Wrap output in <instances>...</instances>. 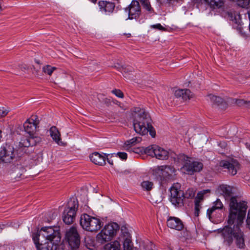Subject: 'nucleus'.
Listing matches in <instances>:
<instances>
[{
    "mask_svg": "<svg viewBox=\"0 0 250 250\" xmlns=\"http://www.w3.org/2000/svg\"><path fill=\"white\" fill-rule=\"evenodd\" d=\"M220 189L226 199L230 198L228 223L229 225H234L232 228L226 226L223 228L221 230L222 235L229 244H231L234 238L237 247L243 248L245 246L244 234L240 227L246 216L247 202L236 197H232V188L230 186L223 185L220 186Z\"/></svg>",
    "mask_w": 250,
    "mask_h": 250,
    "instance_id": "1",
    "label": "nucleus"
},
{
    "mask_svg": "<svg viewBox=\"0 0 250 250\" xmlns=\"http://www.w3.org/2000/svg\"><path fill=\"white\" fill-rule=\"evenodd\" d=\"M37 250H57L61 237L58 227H44L32 235Z\"/></svg>",
    "mask_w": 250,
    "mask_h": 250,
    "instance_id": "2",
    "label": "nucleus"
},
{
    "mask_svg": "<svg viewBox=\"0 0 250 250\" xmlns=\"http://www.w3.org/2000/svg\"><path fill=\"white\" fill-rule=\"evenodd\" d=\"M133 126L137 134L143 136L147 134L154 138L156 131L152 125V120L148 112L140 107L134 108L132 113Z\"/></svg>",
    "mask_w": 250,
    "mask_h": 250,
    "instance_id": "3",
    "label": "nucleus"
},
{
    "mask_svg": "<svg viewBox=\"0 0 250 250\" xmlns=\"http://www.w3.org/2000/svg\"><path fill=\"white\" fill-rule=\"evenodd\" d=\"M119 229V225L116 223H109L105 225L96 237L98 243L104 244L111 241L116 235Z\"/></svg>",
    "mask_w": 250,
    "mask_h": 250,
    "instance_id": "4",
    "label": "nucleus"
},
{
    "mask_svg": "<svg viewBox=\"0 0 250 250\" xmlns=\"http://www.w3.org/2000/svg\"><path fill=\"white\" fill-rule=\"evenodd\" d=\"M78 206V201L76 198L72 197L69 199L62 214V220L65 224L70 225L73 223Z\"/></svg>",
    "mask_w": 250,
    "mask_h": 250,
    "instance_id": "5",
    "label": "nucleus"
},
{
    "mask_svg": "<svg viewBox=\"0 0 250 250\" xmlns=\"http://www.w3.org/2000/svg\"><path fill=\"white\" fill-rule=\"evenodd\" d=\"M80 225L86 231L96 232L100 229L103 223L100 219L84 213L81 216Z\"/></svg>",
    "mask_w": 250,
    "mask_h": 250,
    "instance_id": "6",
    "label": "nucleus"
},
{
    "mask_svg": "<svg viewBox=\"0 0 250 250\" xmlns=\"http://www.w3.org/2000/svg\"><path fill=\"white\" fill-rule=\"evenodd\" d=\"M0 157L2 163L14 162L19 157L18 150L13 146L6 144L0 148Z\"/></svg>",
    "mask_w": 250,
    "mask_h": 250,
    "instance_id": "7",
    "label": "nucleus"
},
{
    "mask_svg": "<svg viewBox=\"0 0 250 250\" xmlns=\"http://www.w3.org/2000/svg\"><path fill=\"white\" fill-rule=\"evenodd\" d=\"M179 183H174L170 189V201L176 207H181L184 204V192L181 189Z\"/></svg>",
    "mask_w": 250,
    "mask_h": 250,
    "instance_id": "8",
    "label": "nucleus"
},
{
    "mask_svg": "<svg viewBox=\"0 0 250 250\" xmlns=\"http://www.w3.org/2000/svg\"><path fill=\"white\" fill-rule=\"evenodd\" d=\"M203 165L202 163L197 161H192L190 158L186 157L185 159L184 164L181 167V171L186 174L192 175L194 172H200L203 168Z\"/></svg>",
    "mask_w": 250,
    "mask_h": 250,
    "instance_id": "9",
    "label": "nucleus"
},
{
    "mask_svg": "<svg viewBox=\"0 0 250 250\" xmlns=\"http://www.w3.org/2000/svg\"><path fill=\"white\" fill-rule=\"evenodd\" d=\"M144 153L151 157H155L159 160H166L168 159L169 155L167 150L155 145L146 147Z\"/></svg>",
    "mask_w": 250,
    "mask_h": 250,
    "instance_id": "10",
    "label": "nucleus"
},
{
    "mask_svg": "<svg viewBox=\"0 0 250 250\" xmlns=\"http://www.w3.org/2000/svg\"><path fill=\"white\" fill-rule=\"evenodd\" d=\"M40 121L37 115H32V146L39 145L42 142V135L40 133Z\"/></svg>",
    "mask_w": 250,
    "mask_h": 250,
    "instance_id": "11",
    "label": "nucleus"
},
{
    "mask_svg": "<svg viewBox=\"0 0 250 250\" xmlns=\"http://www.w3.org/2000/svg\"><path fill=\"white\" fill-rule=\"evenodd\" d=\"M65 238L72 249L79 247L80 238L76 228L72 227L66 232Z\"/></svg>",
    "mask_w": 250,
    "mask_h": 250,
    "instance_id": "12",
    "label": "nucleus"
},
{
    "mask_svg": "<svg viewBox=\"0 0 250 250\" xmlns=\"http://www.w3.org/2000/svg\"><path fill=\"white\" fill-rule=\"evenodd\" d=\"M221 167L228 169V172L231 175L236 174L240 168V164L238 162L234 159L229 160H222L219 163Z\"/></svg>",
    "mask_w": 250,
    "mask_h": 250,
    "instance_id": "13",
    "label": "nucleus"
},
{
    "mask_svg": "<svg viewBox=\"0 0 250 250\" xmlns=\"http://www.w3.org/2000/svg\"><path fill=\"white\" fill-rule=\"evenodd\" d=\"M125 11L128 12L129 19H138L141 14L139 2L137 0H132Z\"/></svg>",
    "mask_w": 250,
    "mask_h": 250,
    "instance_id": "14",
    "label": "nucleus"
},
{
    "mask_svg": "<svg viewBox=\"0 0 250 250\" xmlns=\"http://www.w3.org/2000/svg\"><path fill=\"white\" fill-rule=\"evenodd\" d=\"M175 172V168L170 166H162L158 168V173L163 180L172 179Z\"/></svg>",
    "mask_w": 250,
    "mask_h": 250,
    "instance_id": "15",
    "label": "nucleus"
},
{
    "mask_svg": "<svg viewBox=\"0 0 250 250\" xmlns=\"http://www.w3.org/2000/svg\"><path fill=\"white\" fill-rule=\"evenodd\" d=\"M211 11L222 9L224 7L225 0H201Z\"/></svg>",
    "mask_w": 250,
    "mask_h": 250,
    "instance_id": "16",
    "label": "nucleus"
},
{
    "mask_svg": "<svg viewBox=\"0 0 250 250\" xmlns=\"http://www.w3.org/2000/svg\"><path fill=\"white\" fill-rule=\"evenodd\" d=\"M167 226L168 228L177 230H181L184 228L182 221L175 217H169L167 220Z\"/></svg>",
    "mask_w": 250,
    "mask_h": 250,
    "instance_id": "17",
    "label": "nucleus"
},
{
    "mask_svg": "<svg viewBox=\"0 0 250 250\" xmlns=\"http://www.w3.org/2000/svg\"><path fill=\"white\" fill-rule=\"evenodd\" d=\"M100 11L106 14L112 13L115 8V3L106 0L99 1Z\"/></svg>",
    "mask_w": 250,
    "mask_h": 250,
    "instance_id": "18",
    "label": "nucleus"
},
{
    "mask_svg": "<svg viewBox=\"0 0 250 250\" xmlns=\"http://www.w3.org/2000/svg\"><path fill=\"white\" fill-rule=\"evenodd\" d=\"M50 135L52 139L59 146H64L65 143L61 141V133L57 128L53 126L49 129Z\"/></svg>",
    "mask_w": 250,
    "mask_h": 250,
    "instance_id": "19",
    "label": "nucleus"
},
{
    "mask_svg": "<svg viewBox=\"0 0 250 250\" xmlns=\"http://www.w3.org/2000/svg\"><path fill=\"white\" fill-rule=\"evenodd\" d=\"M174 94L175 97L177 98L181 97L185 101L190 100L194 96L193 94L188 89L176 90Z\"/></svg>",
    "mask_w": 250,
    "mask_h": 250,
    "instance_id": "20",
    "label": "nucleus"
},
{
    "mask_svg": "<svg viewBox=\"0 0 250 250\" xmlns=\"http://www.w3.org/2000/svg\"><path fill=\"white\" fill-rule=\"evenodd\" d=\"M105 154L102 155L96 152L91 154L89 157L91 161L95 164L103 166L105 164Z\"/></svg>",
    "mask_w": 250,
    "mask_h": 250,
    "instance_id": "21",
    "label": "nucleus"
},
{
    "mask_svg": "<svg viewBox=\"0 0 250 250\" xmlns=\"http://www.w3.org/2000/svg\"><path fill=\"white\" fill-rule=\"evenodd\" d=\"M183 0H157V2L162 6H165L170 9H173Z\"/></svg>",
    "mask_w": 250,
    "mask_h": 250,
    "instance_id": "22",
    "label": "nucleus"
},
{
    "mask_svg": "<svg viewBox=\"0 0 250 250\" xmlns=\"http://www.w3.org/2000/svg\"><path fill=\"white\" fill-rule=\"evenodd\" d=\"M210 101L214 105L217 106H224L226 105V103L224 100L220 97L209 94L208 96Z\"/></svg>",
    "mask_w": 250,
    "mask_h": 250,
    "instance_id": "23",
    "label": "nucleus"
},
{
    "mask_svg": "<svg viewBox=\"0 0 250 250\" xmlns=\"http://www.w3.org/2000/svg\"><path fill=\"white\" fill-rule=\"evenodd\" d=\"M223 207V204L220 200L217 199L213 203V206L207 210V215L210 219L211 217V214L216 209H222Z\"/></svg>",
    "mask_w": 250,
    "mask_h": 250,
    "instance_id": "24",
    "label": "nucleus"
},
{
    "mask_svg": "<svg viewBox=\"0 0 250 250\" xmlns=\"http://www.w3.org/2000/svg\"><path fill=\"white\" fill-rule=\"evenodd\" d=\"M104 250H121L120 243L117 240L107 243L104 246Z\"/></svg>",
    "mask_w": 250,
    "mask_h": 250,
    "instance_id": "25",
    "label": "nucleus"
},
{
    "mask_svg": "<svg viewBox=\"0 0 250 250\" xmlns=\"http://www.w3.org/2000/svg\"><path fill=\"white\" fill-rule=\"evenodd\" d=\"M31 136L24 135L20 142V146L21 147H29L30 146V138Z\"/></svg>",
    "mask_w": 250,
    "mask_h": 250,
    "instance_id": "26",
    "label": "nucleus"
},
{
    "mask_svg": "<svg viewBox=\"0 0 250 250\" xmlns=\"http://www.w3.org/2000/svg\"><path fill=\"white\" fill-rule=\"evenodd\" d=\"M123 246L124 250H132L133 245L131 237L128 234L127 237L124 239Z\"/></svg>",
    "mask_w": 250,
    "mask_h": 250,
    "instance_id": "27",
    "label": "nucleus"
},
{
    "mask_svg": "<svg viewBox=\"0 0 250 250\" xmlns=\"http://www.w3.org/2000/svg\"><path fill=\"white\" fill-rule=\"evenodd\" d=\"M23 127L25 134L31 136V123L30 122V119H28L23 124Z\"/></svg>",
    "mask_w": 250,
    "mask_h": 250,
    "instance_id": "28",
    "label": "nucleus"
},
{
    "mask_svg": "<svg viewBox=\"0 0 250 250\" xmlns=\"http://www.w3.org/2000/svg\"><path fill=\"white\" fill-rule=\"evenodd\" d=\"M142 141V138L136 137L125 142V145L126 146H134Z\"/></svg>",
    "mask_w": 250,
    "mask_h": 250,
    "instance_id": "29",
    "label": "nucleus"
},
{
    "mask_svg": "<svg viewBox=\"0 0 250 250\" xmlns=\"http://www.w3.org/2000/svg\"><path fill=\"white\" fill-rule=\"evenodd\" d=\"M236 3L240 7L248 9L250 5V0H237Z\"/></svg>",
    "mask_w": 250,
    "mask_h": 250,
    "instance_id": "30",
    "label": "nucleus"
},
{
    "mask_svg": "<svg viewBox=\"0 0 250 250\" xmlns=\"http://www.w3.org/2000/svg\"><path fill=\"white\" fill-rule=\"evenodd\" d=\"M153 186V183L148 181H145L141 183L142 187L147 191L150 190L152 188Z\"/></svg>",
    "mask_w": 250,
    "mask_h": 250,
    "instance_id": "31",
    "label": "nucleus"
},
{
    "mask_svg": "<svg viewBox=\"0 0 250 250\" xmlns=\"http://www.w3.org/2000/svg\"><path fill=\"white\" fill-rule=\"evenodd\" d=\"M56 69V68L55 67H52L49 65L44 66L42 68L43 72L50 76L51 75L53 72Z\"/></svg>",
    "mask_w": 250,
    "mask_h": 250,
    "instance_id": "32",
    "label": "nucleus"
},
{
    "mask_svg": "<svg viewBox=\"0 0 250 250\" xmlns=\"http://www.w3.org/2000/svg\"><path fill=\"white\" fill-rule=\"evenodd\" d=\"M141 2L143 6V7L149 12L153 11L152 8L151 7L150 3L148 0H141Z\"/></svg>",
    "mask_w": 250,
    "mask_h": 250,
    "instance_id": "33",
    "label": "nucleus"
},
{
    "mask_svg": "<svg viewBox=\"0 0 250 250\" xmlns=\"http://www.w3.org/2000/svg\"><path fill=\"white\" fill-rule=\"evenodd\" d=\"M195 196V191L193 189H188L184 193V199L186 198H192Z\"/></svg>",
    "mask_w": 250,
    "mask_h": 250,
    "instance_id": "34",
    "label": "nucleus"
},
{
    "mask_svg": "<svg viewBox=\"0 0 250 250\" xmlns=\"http://www.w3.org/2000/svg\"><path fill=\"white\" fill-rule=\"evenodd\" d=\"M210 192L209 189L203 190L198 192L196 196L195 200L200 201V202L203 199L204 195L208 192Z\"/></svg>",
    "mask_w": 250,
    "mask_h": 250,
    "instance_id": "35",
    "label": "nucleus"
},
{
    "mask_svg": "<svg viewBox=\"0 0 250 250\" xmlns=\"http://www.w3.org/2000/svg\"><path fill=\"white\" fill-rule=\"evenodd\" d=\"M233 100L235 103L239 106H243L250 103V101H248L244 99H234Z\"/></svg>",
    "mask_w": 250,
    "mask_h": 250,
    "instance_id": "36",
    "label": "nucleus"
},
{
    "mask_svg": "<svg viewBox=\"0 0 250 250\" xmlns=\"http://www.w3.org/2000/svg\"><path fill=\"white\" fill-rule=\"evenodd\" d=\"M200 201L195 200V215L196 216H199V210L200 208Z\"/></svg>",
    "mask_w": 250,
    "mask_h": 250,
    "instance_id": "37",
    "label": "nucleus"
},
{
    "mask_svg": "<svg viewBox=\"0 0 250 250\" xmlns=\"http://www.w3.org/2000/svg\"><path fill=\"white\" fill-rule=\"evenodd\" d=\"M112 93L119 98H123L124 97V93L120 89H113Z\"/></svg>",
    "mask_w": 250,
    "mask_h": 250,
    "instance_id": "38",
    "label": "nucleus"
},
{
    "mask_svg": "<svg viewBox=\"0 0 250 250\" xmlns=\"http://www.w3.org/2000/svg\"><path fill=\"white\" fill-rule=\"evenodd\" d=\"M132 68L131 67H125L123 66L122 67L121 72L125 75L127 74L128 73V74H130V73H132Z\"/></svg>",
    "mask_w": 250,
    "mask_h": 250,
    "instance_id": "39",
    "label": "nucleus"
},
{
    "mask_svg": "<svg viewBox=\"0 0 250 250\" xmlns=\"http://www.w3.org/2000/svg\"><path fill=\"white\" fill-rule=\"evenodd\" d=\"M118 156L119 158H120L122 160H126L127 159V154L125 152H118L115 156V158H116V156Z\"/></svg>",
    "mask_w": 250,
    "mask_h": 250,
    "instance_id": "40",
    "label": "nucleus"
},
{
    "mask_svg": "<svg viewBox=\"0 0 250 250\" xmlns=\"http://www.w3.org/2000/svg\"><path fill=\"white\" fill-rule=\"evenodd\" d=\"M8 112L9 110L5 109L4 107L0 108V117L5 116Z\"/></svg>",
    "mask_w": 250,
    "mask_h": 250,
    "instance_id": "41",
    "label": "nucleus"
},
{
    "mask_svg": "<svg viewBox=\"0 0 250 250\" xmlns=\"http://www.w3.org/2000/svg\"><path fill=\"white\" fill-rule=\"evenodd\" d=\"M151 27L153 28L157 29L159 30L164 31L166 30L165 28L161 25L160 23L152 25Z\"/></svg>",
    "mask_w": 250,
    "mask_h": 250,
    "instance_id": "42",
    "label": "nucleus"
},
{
    "mask_svg": "<svg viewBox=\"0 0 250 250\" xmlns=\"http://www.w3.org/2000/svg\"><path fill=\"white\" fill-rule=\"evenodd\" d=\"M246 222L247 227L250 229V210L248 212Z\"/></svg>",
    "mask_w": 250,
    "mask_h": 250,
    "instance_id": "43",
    "label": "nucleus"
},
{
    "mask_svg": "<svg viewBox=\"0 0 250 250\" xmlns=\"http://www.w3.org/2000/svg\"><path fill=\"white\" fill-rule=\"evenodd\" d=\"M108 156H109V154L108 155H106L105 158L106 157L107 162L110 165L112 166V165H113V160L112 158V157H115L114 156L113 154L112 155L110 156L109 157H108Z\"/></svg>",
    "mask_w": 250,
    "mask_h": 250,
    "instance_id": "44",
    "label": "nucleus"
},
{
    "mask_svg": "<svg viewBox=\"0 0 250 250\" xmlns=\"http://www.w3.org/2000/svg\"><path fill=\"white\" fill-rule=\"evenodd\" d=\"M132 149V151L133 152H134L135 153H142L143 152H144V150L145 149V148H133Z\"/></svg>",
    "mask_w": 250,
    "mask_h": 250,
    "instance_id": "45",
    "label": "nucleus"
},
{
    "mask_svg": "<svg viewBox=\"0 0 250 250\" xmlns=\"http://www.w3.org/2000/svg\"><path fill=\"white\" fill-rule=\"evenodd\" d=\"M112 67L119 69V70H120L121 72L122 67H123V66H121L120 64H119V63H117V65H115L114 66H113Z\"/></svg>",
    "mask_w": 250,
    "mask_h": 250,
    "instance_id": "46",
    "label": "nucleus"
},
{
    "mask_svg": "<svg viewBox=\"0 0 250 250\" xmlns=\"http://www.w3.org/2000/svg\"><path fill=\"white\" fill-rule=\"evenodd\" d=\"M37 159H38V162L42 161V156L39 157Z\"/></svg>",
    "mask_w": 250,
    "mask_h": 250,
    "instance_id": "47",
    "label": "nucleus"
},
{
    "mask_svg": "<svg viewBox=\"0 0 250 250\" xmlns=\"http://www.w3.org/2000/svg\"><path fill=\"white\" fill-rule=\"evenodd\" d=\"M246 146H247V147L250 150V144H246Z\"/></svg>",
    "mask_w": 250,
    "mask_h": 250,
    "instance_id": "48",
    "label": "nucleus"
},
{
    "mask_svg": "<svg viewBox=\"0 0 250 250\" xmlns=\"http://www.w3.org/2000/svg\"><path fill=\"white\" fill-rule=\"evenodd\" d=\"M35 62L38 63V64H40V61H38L37 60H35Z\"/></svg>",
    "mask_w": 250,
    "mask_h": 250,
    "instance_id": "49",
    "label": "nucleus"
},
{
    "mask_svg": "<svg viewBox=\"0 0 250 250\" xmlns=\"http://www.w3.org/2000/svg\"><path fill=\"white\" fill-rule=\"evenodd\" d=\"M1 163H2V159H1V157H0V164Z\"/></svg>",
    "mask_w": 250,
    "mask_h": 250,
    "instance_id": "50",
    "label": "nucleus"
},
{
    "mask_svg": "<svg viewBox=\"0 0 250 250\" xmlns=\"http://www.w3.org/2000/svg\"><path fill=\"white\" fill-rule=\"evenodd\" d=\"M91 1L93 2H95L97 0H91Z\"/></svg>",
    "mask_w": 250,
    "mask_h": 250,
    "instance_id": "51",
    "label": "nucleus"
},
{
    "mask_svg": "<svg viewBox=\"0 0 250 250\" xmlns=\"http://www.w3.org/2000/svg\"><path fill=\"white\" fill-rule=\"evenodd\" d=\"M230 1H234V2H237V0H230Z\"/></svg>",
    "mask_w": 250,
    "mask_h": 250,
    "instance_id": "52",
    "label": "nucleus"
}]
</instances>
